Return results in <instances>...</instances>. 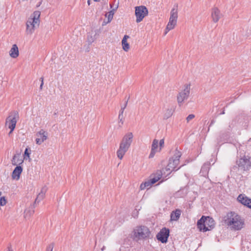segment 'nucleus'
I'll return each mask as SVG.
<instances>
[{
    "mask_svg": "<svg viewBox=\"0 0 251 251\" xmlns=\"http://www.w3.org/2000/svg\"><path fill=\"white\" fill-rule=\"evenodd\" d=\"M53 247H54L53 243H51V244H49L47 247L46 251H52Z\"/></svg>",
    "mask_w": 251,
    "mask_h": 251,
    "instance_id": "32",
    "label": "nucleus"
},
{
    "mask_svg": "<svg viewBox=\"0 0 251 251\" xmlns=\"http://www.w3.org/2000/svg\"><path fill=\"white\" fill-rule=\"evenodd\" d=\"M119 120L120 121V122H122V124H123V115H121L120 114H119Z\"/></svg>",
    "mask_w": 251,
    "mask_h": 251,
    "instance_id": "37",
    "label": "nucleus"
},
{
    "mask_svg": "<svg viewBox=\"0 0 251 251\" xmlns=\"http://www.w3.org/2000/svg\"><path fill=\"white\" fill-rule=\"evenodd\" d=\"M181 156V152L176 151L174 156L170 159L167 166L165 168L167 175L170 174L171 172L176 170L179 163V159Z\"/></svg>",
    "mask_w": 251,
    "mask_h": 251,
    "instance_id": "5",
    "label": "nucleus"
},
{
    "mask_svg": "<svg viewBox=\"0 0 251 251\" xmlns=\"http://www.w3.org/2000/svg\"><path fill=\"white\" fill-rule=\"evenodd\" d=\"M195 117V116L194 114H191L189 115L186 118L187 122L189 123L191 120H193Z\"/></svg>",
    "mask_w": 251,
    "mask_h": 251,
    "instance_id": "31",
    "label": "nucleus"
},
{
    "mask_svg": "<svg viewBox=\"0 0 251 251\" xmlns=\"http://www.w3.org/2000/svg\"><path fill=\"white\" fill-rule=\"evenodd\" d=\"M133 134L132 132L126 133L123 137L117 151V155L119 159H122L126 152L128 151L133 141Z\"/></svg>",
    "mask_w": 251,
    "mask_h": 251,
    "instance_id": "2",
    "label": "nucleus"
},
{
    "mask_svg": "<svg viewBox=\"0 0 251 251\" xmlns=\"http://www.w3.org/2000/svg\"><path fill=\"white\" fill-rule=\"evenodd\" d=\"M158 141L157 139H154L151 145V149L149 155V158H152L154 157L155 153L158 151Z\"/></svg>",
    "mask_w": 251,
    "mask_h": 251,
    "instance_id": "16",
    "label": "nucleus"
},
{
    "mask_svg": "<svg viewBox=\"0 0 251 251\" xmlns=\"http://www.w3.org/2000/svg\"><path fill=\"white\" fill-rule=\"evenodd\" d=\"M166 170L165 168L162 169L161 170H158L155 174V176L158 177L159 179H160L163 175H165L166 174Z\"/></svg>",
    "mask_w": 251,
    "mask_h": 251,
    "instance_id": "27",
    "label": "nucleus"
},
{
    "mask_svg": "<svg viewBox=\"0 0 251 251\" xmlns=\"http://www.w3.org/2000/svg\"><path fill=\"white\" fill-rule=\"evenodd\" d=\"M150 232L149 228L145 226H140L134 231V236L138 239H144L150 236Z\"/></svg>",
    "mask_w": 251,
    "mask_h": 251,
    "instance_id": "10",
    "label": "nucleus"
},
{
    "mask_svg": "<svg viewBox=\"0 0 251 251\" xmlns=\"http://www.w3.org/2000/svg\"><path fill=\"white\" fill-rule=\"evenodd\" d=\"M43 79H43V77H41V78H40V80H41V82H42V80H43Z\"/></svg>",
    "mask_w": 251,
    "mask_h": 251,
    "instance_id": "45",
    "label": "nucleus"
},
{
    "mask_svg": "<svg viewBox=\"0 0 251 251\" xmlns=\"http://www.w3.org/2000/svg\"><path fill=\"white\" fill-rule=\"evenodd\" d=\"M98 35V31L96 30L92 29L89 32L87 35V42L88 44L90 45L93 43L97 38Z\"/></svg>",
    "mask_w": 251,
    "mask_h": 251,
    "instance_id": "15",
    "label": "nucleus"
},
{
    "mask_svg": "<svg viewBox=\"0 0 251 251\" xmlns=\"http://www.w3.org/2000/svg\"><path fill=\"white\" fill-rule=\"evenodd\" d=\"M135 14L136 18V22L140 23L148 14V10L145 6L141 5L135 7Z\"/></svg>",
    "mask_w": 251,
    "mask_h": 251,
    "instance_id": "8",
    "label": "nucleus"
},
{
    "mask_svg": "<svg viewBox=\"0 0 251 251\" xmlns=\"http://www.w3.org/2000/svg\"><path fill=\"white\" fill-rule=\"evenodd\" d=\"M237 200L242 204L251 209V199H249L244 194H240L238 196Z\"/></svg>",
    "mask_w": 251,
    "mask_h": 251,
    "instance_id": "14",
    "label": "nucleus"
},
{
    "mask_svg": "<svg viewBox=\"0 0 251 251\" xmlns=\"http://www.w3.org/2000/svg\"><path fill=\"white\" fill-rule=\"evenodd\" d=\"M129 38L128 35H125L123 39H125L126 41H127V39Z\"/></svg>",
    "mask_w": 251,
    "mask_h": 251,
    "instance_id": "40",
    "label": "nucleus"
},
{
    "mask_svg": "<svg viewBox=\"0 0 251 251\" xmlns=\"http://www.w3.org/2000/svg\"><path fill=\"white\" fill-rule=\"evenodd\" d=\"M12 132H13V131H12L11 129H10L9 134H11Z\"/></svg>",
    "mask_w": 251,
    "mask_h": 251,
    "instance_id": "48",
    "label": "nucleus"
},
{
    "mask_svg": "<svg viewBox=\"0 0 251 251\" xmlns=\"http://www.w3.org/2000/svg\"><path fill=\"white\" fill-rule=\"evenodd\" d=\"M164 144V140L163 139H162L160 140L159 141V146H160V149H161V148L162 147H163Z\"/></svg>",
    "mask_w": 251,
    "mask_h": 251,
    "instance_id": "35",
    "label": "nucleus"
},
{
    "mask_svg": "<svg viewBox=\"0 0 251 251\" xmlns=\"http://www.w3.org/2000/svg\"><path fill=\"white\" fill-rule=\"evenodd\" d=\"M169 229L165 227L162 228L156 235L157 240L162 243H166L169 236Z\"/></svg>",
    "mask_w": 251,
    "mask_h": 251,
    "instance_id": "12",
    "label": "nucleus"
},
{
    "mask_svg": "<svg viewBox=\"0 0 251 251\" xmlns=\"http://www.w3.org/2000/svg\"><path fill=\"white\" fill-rule=\"evenodd\" d=\"M87 3H88V5H90V0H88Z\"/></svg>",
    "mask_w": 251,
    "mask_h": 251,
    "instance_id": "44",
    "label": "nucleus"
},
{
    "mask_svg": "<svg viewBox=\"0 0 251 251\" xmlns=\"http://www.w3.org/2000/svg\"><path fill=\"white\" fill-rule=\"evenodd\" d=\"M209 169V164L208 163H205L201 168L202 171H207V170Z\"/></svg>",
    "mask_w": 251,
    "mask_h": 251,
    "instance_id": "34",
    "label": "nucleus"
},
{
    "mask_svg": "<svg viewBox=\"0 0 251 251\" xmlns=\"http://www.w3.org/2000/svg\"><path fill=\"white\" fill-rule=\"evenodd\" d=\"M47 190L48 187L46 186H44L42 188L40 192L37 195V198L35 200V203L39 202L41 200H42L44 198Z\"/></svg>",
    "mask_w": 251,
    "mask_h": 251,
    "instance_id": "17",
    "label": "nucleus"
},
{
    "mask_svg": "<svg viewBox=\"0 0 251 251\" xmlns=\"http://www.w3.org/2000/svg\"><path fill=\"white\" fill-rule=\"evenodd\" d=\"M190 85H185L183 89L180 91L177 96V100L179 106L183 103L185 100H186L190 94Z\"/></svg>",
    "mask_w": 251,
    "mask_h": 251,
    "instance_id": "7",
    "label": "nucleus"
},
{
    "mask_svg": "<svg viewBox=\"0 0 251 251\" xmlns=\"http://www.w3.org/2000/svg\"><path fill=\"white\" fill-rule=\"evenodd\" d=\"M144 184H145L146 187L148 188L151 187V184L150 181H146L145 183H143Z\"/></svg>",
    "mask_w": 251,
    "mask_h": 251,
    "instance_id": "36",
    "label": "nucleus"
},
{
    "mask_svg": "<svg viewBox=\"0 0 251 251\" xmlns=\"http://www.w3.org/2000/svg\"><path fill=\"white\" fill-rule=\"evenodd\" d=\"M180 167H181V166H180L179 167L177 168H176V170L175 171H176L178 169H179Z\"/></svg>",
    "mask_w": 251,
    "mask_h": 251,
    "instance_id": "46",
    "label": "nucleus"
},
{
    "mask_svg": "<svg viewBox=\"0 0 251 251\" xmlns=\"http://www.w3.org/2000/svg\"><path fill=\"white\" fill-rule=\"evenodd\" d=\"M6 251H13L11 247H8Z\"/></svg>",
    "mask_w": 251,
    "mask_h": 251,
    "instance_id": "43",
    "label": "nucleus"
},
{
    "mask_svg": "<svg viewBox=\"0 0 251 251\" xmlns=\"http://www.w3.org/2000/svg\"><path fill=\"white\" fill-rule=\"evenodd\" d=\"M160 179L158 177L154 176L153 178L151 179L150 182L151 184H154L155 182L158 181Z\"/></svg>",
    "mask_w": 251,
    "mask_h": 251,
    "instance_id": "33",
    "label": "nucleus"
},
{
    "mask_svg": "<svg viewBox=\"0 0 251 251\" xmlns=\"http://www.w3.org/2000/svg\"><path fill=\"white\" fill-rule=\"evenodd\" d=\"M221 114H225V111H224V110H223V111H222V112L221 113Z\"/></svg>",
    "mask_w": 251,
    "mask_h": 251,
    "instance_id": "47",
    "label": "nucleus"
},
{
    "mask_svg": "<svg viewBox=\"0 0 251 251\" xmlns=\"http://www.w3.org/2000/svg\"><path fill=\"white\" fill-rule=\"evenodd\" d=\"M43 84H44V82L42 81V82H41V85L40 86V89L41 90L42 89Z\"/></svg>",
    "mask_w": 251,
    "mask_h": 251,
    "instance_id": "42",
    "label": "nucleus"
},
{
    "mask_svg": "<svg viewBox=\"0 0 251 251\" xmlns=\"http://www.w3.org/2000/svg\"><path fill=\"white\" fill-rule=\"evenodd\" d=\"M174 112V109L173 108H168L164 113V118L168 119L169 118H170L173 115Z\"/></svg>",
    "mask_w": 251,
    "mask_h": 251,
    "instance_id": "25",
    "label": "nucleus"
},
{
    "mask_svg": "<svg viewBox=\"0 0 251 251\" xmlns=\"http://www.w3.org/2000/svg\"><path fill=\"white\" fill-rule=\"evenodd\" d=\"M181 211L180 209H177L173 211L171 214V220L172 221H177L181 215Z\"/></svg>",
    "mask_w": 251,
    "mask_h": 251,
    "instance_id": "21",
    "label": "nucleus"
},
{
    "mask_svg": "<svg viewBox=\"0 0 251 251\" xmlns=\"http://www.w3.org/2000/svg\"><path fill=\"white\" fill-rule=\"evenodd\" d=\"M211 16L214 23H217L220 19L221 14L220 10L217 8H214L212 9Z\"/></svg>",
    "mask_w": 251,
    "mask_h": 251,
    "instance_id": "19",
    "label": "nucleus"
},
{
    "mask_svg": "<svg viewBox=\"0 0 251 251\" xmlns=\"http://www.w3.org/2000/svg\"><path fill=\"white\" fill-rule=\"evenodd\" d=\"M225 223L231 230H240L244 227V220L234 212H230L224 217Z\"/></svg>",
    "mask_w": 251,
    "mask_h": 251,
    "instance_id": "1",
    "label": "nucleus"
},
{
    "mask_svg": "<svg viewBox=\"0 0 251 251\" xmlns=\"http://www.w3.org/2000/svg\"><path fill=\"white\" fill-rule=\"evenodd\" d=\"M30 152L31 150L30 149H29L28 148L25 149L24 154L25 159H27V157L29 158Z\"/></svg>",
    "mask_w": 251,
    "mask_h": 251,
    "instance_id": "28",
    "label": "nucleus"
},
{
    "mask_svg": "<svg viewBox=\"0 0 251 251\" xmlns=\"http://www.w3.org/2000/svg\"><path fill=\"white\" fill-rule=\"evenodd\" d=\"M239 167L244 171L249 170L251 166V163L249 158L246 157L240 158L237 162Z\"/></svg>",
    "mask_w": 251,
    "mask_h": 251,
    "instance_id": "13",
    "label": "nucleus"
},
{
    "mask_svg": "<svg viewBox=\"0 0 251 251\" xmlns=\"http://www.w3.org/2000/svg\"><path fill=\"white\" fill-rule=\"evenodd\" d=\"M18 118V112L14 111L11 113L6 119L5 125L7 126L9 129H11L12 131H13L15 128Z\"/></svg>",
    "mask_w": 251,
    "mask_h": 251,
    "instance_id": "9",
    "label": "nucleus"
},
{
    "mask_svg": "<svg viewBox=\"0 0 251 251\" xmlns=\"http://www.w3.org/2000/svg\"><path fill=\"white\" fill-rule=\"evenodd\" d=\"M34 212V210L33 209V207H31V210H26L25 211V217H27L28 216H30V215H32Z\"/></svg>",
    "mask_w": 251,
    "mask_h": 251,
    "instance_id": "29",
    "label": "nucleus"
},
{
    "mask_svg": "<svg viewBox=\"0 0 251 251\" xmlns=\"http://www.w3.org/2000/svg\"><path fill=\"white\" fill-rule=\"evenodd\" d=\"M227 135L226 133H221L219 137L217 138V144H222L223 142H225L227 138Z\"/></svg>",
    "mask_w": 251,
    "mask_h": 251,
    "instance_id": "24",
    "label": "nucleus"
},
{
    "mask_svg": "<svg viewBox=\"0 0 251 251\" xmlns=\"http://www.w3.org/2000/svg\"><path fill=\"white\" fill-rule=\"evenodd\" d=\"M118 8V6H116L115 8H113L109 12L105 14V17L107 18V23H110L113 18V15L115 13V11Z\"/></svg>",
    "mask_w": 251,
    "mask_h": 251,
    "instance_id": "23",
    "label": "nucleus"
},
{
    "mask_svg": "<svg viewBox=\"0 0 251 251\" xmlns=\"http://www.w3.org/2000/svg\"><path fill=\"white\" fill-rule=\"evenodd\" d=\"M140 188L141 190H144V189H145L146 187L145 184H144L143 183H142V184L140 185Z\"/></svg>",
    "mask_w": 251,
    "mask_h": 251,
    "instance_id": "38",
    "label": "nucleus"
},
{
    "mask_svg": "<svg viewBox=\"0 0 251 251\" xmlns=\"http://www.w3.org/2000/svg\"><path fill=\"white\" fill-rule=\"evenodd\" d=\"M124 108H121V110H120V112H119V114L122 115H123V113H124Z\"/></svg>",
    "mask_w": 251,
    "mask_h": 251,
    "instance_id": "39",
    "label": "nucleus"
},
{
    "mask_svg": "<svg viewBox=\"0 0 251 251\" xmlns=\"http://www.w3.org/2000/svg\"><path fill=\"white\" fill-rule=\"evenodd\" d=\"M23 171V168L20 166H17L13 171L12 176L13 179L18 180L20 178L21 174Z\"/></svg>",
    "mask_w": 251,
    "mask_h": 251,
    "instance_id": "20",
    "label": "nucleus"
},
{
    "mask_svg": "<svg viewBox=\"0 0 251 251\" xmlns=\"http://www.w3.org/2000/svg\"><path fill=\"white\" fill-rule=\"evenodd\" d=\"M110 6L111 8H112V4H110Z\"/></svg>",
    "mask_w": 251,
    "mask_h": 251,
    "instance_id": "49",
    "label": "nucleus"
},
{
    "mask_svg": "<svg viewBox=\"0 0 251 251\" xmlns=\"http://www.w3.org/2000/svg\"><path fill=\"white\" fill-rule=\"evenodd\" d=\"M214 225L215 222L212 218L204 216H202L197 222L198 227L201 231L203 232L210 230Z\"/></svg>",
    "mask_w": 251,
    "mask_h": 251,
    "instance_id": "4",
    "label": "nucleus"
},
{
    "mask_svg": "<svg viewBox=\"0 0 251 251\" xmlns=\"http://www.w3.org/2000/svg\"><path fill=\"white\" fill-rule=\"evenodd\" d=\"M20 156L19 154H15L13 156V158L11 160L12 165H20L23 162V160L20 159Z\"/></svg>",
    "mask_w": 251,
    "mask_h": 251,
    "instance_id": "22",
    "label": "nucleus"
},
{
    "mask_svg": "<svg viewBox=\"0 0 251 251\" xmlns=\"http://www.w3.org/2000/svg\"><path fill=\"white\" fill-rule=\"evenodd\" d=\"M122 43L123 50L126 51H128L129 49V45L127 42V41H126L125 39H123L122 41Z\"/></svg>",
    "mask_w": 251,
    "mask_h": 251,
    "instance_id": "26",
    "label": "nucleus"
},
{
    "mask_svg": "<svg viewBox=\"0 0 251 251\" xmlns=\"http://www.w3.org/2000/svg\"><path fill=\"white\" fill-rule=\"evenodd\" d=\"M127 103V101H126V103H125V104L124 106V107H121V108H124V110H125V109L126 108V106Z\"/></svg>",
    "mask_w": 251,
    "mask_h": 251,
    "instance_id": "41",
    "label": "nucleus"
},
{
    "mask_svg": "<svg viewBox=\"0 0 251 251\" xmlns=\"http://www.w3.org/2000/svg\"><path fill=\"white\" fill-rule=\"evenodd\" d=\"M19 55V49L16 44L12 45L11 49L9 51V55L13 58H17Z\"/></svg>",
    "mask_w": 251,
    "mask_h": 251,
    "instance_id": "18",
    "label": "nucleus"
},
{
    "mask_svg": "<svg viewBox=\"0 0 251 251\" xmlns=\"http://www.w3.org/2000/svg\"><path fill=\"white\" fill-rule=\"evenodd\" d=\"M41 13L39 11H35L32 14L26 23V33L31 35L35 31V29L39 26Z\"/></svg>",
    "mask_w": 251,
    "mask_h": 251,
    "instance_id": "3",
    "label": "nucleus"
},
{
    "mask_svg": "<svg viewBox=\"0 0 251 251\" xmlns=\"http://www.w3.org/2000/svg\"><path fill=\"white\" fill-rule=\"evenodd\" d=\"M177 6H174L172 8L170 13L169 21L165 29V34H166L168 31L174 29L176 25L177 19L178 17Z\"/></svg>",
    "mask_w": 251,
    "mask_h": 251,
    "instance_id": "6",
    "label": "nucleus"
},
{
    "mask_svg": "<svg viewBox=\"0 0 251 251\" xmlns=\"http://www.w3.org/2000/svg\"><path fill=\"white\" fill-rule=\"evenodd\" d=\"M35 136V142L36 144L40 145L47 140L48 137V133L44 129H41L36 133Z\"/></svg>",
    "mask_w": 251,
    "mask_h": 251,
    "instance_id": "11",
    "label": "nucleus"
},
{
    "mask_svg": "<svg viewBox=\"0 0 251 251\" xmlns=\"http://www.w3.org/2000/svg\"><path fill=\"white\" fill-rule=\"evenodd\" d=\"M6 200L4 197H0V205L3 206L6 203Z\"/></svg>",
    "mask_w": 251,
    "mask_h": 251,
    "instance_id": "30",
    "label": "nucleus"
},
{
    "mask_svg": "<svg viewBox=\"0 0 251 251\" xmlns=\"http://www.w3.org/2000/svg\"><path fill=\"white\" fill-rule=\"evenodd\" d=\"M94 1H98V0H93Z\"/></svg>",
    "mask_w": 251,
    "mask_h": 251,
    "instance_id": "50",
    "label": "nucleus"
}]
</instances>
